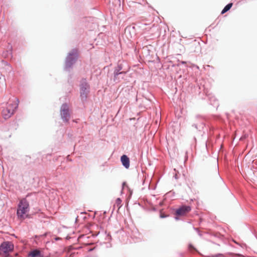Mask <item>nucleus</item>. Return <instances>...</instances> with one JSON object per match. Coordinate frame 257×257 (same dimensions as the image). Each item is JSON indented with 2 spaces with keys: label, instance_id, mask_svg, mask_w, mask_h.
I'll list each match as a JSON object with an SVG mask.
<instances>
[{
  "label": "nucleus",
  "instance_id": "1",
  "mask_svg": "<svg viewBox=\"0 0 257 257\" xmlns=\"http://www.w3.org/2000/svg\"><path fill=\"white\" fill-rule=\"evenodd\" d=\"M18 104L19 100L16 98L13 100H10L8 102L7 107L4 108L2 111V114L3 117L7 119L13 115L18 106Z\"/></svg>",
  "mask_w": 257,
  "mask_h": 257
},
{
  "label": "nucleus",
  "instance_id": "2",
  "mask_svg": "<svg viewBox=\"0 0 257 257\" xmlns=\"http://www.w3.org/2000/svg\"><path fill=\"white\" fill-rule=\"evenodd\" d=\"M29 210V204L26 198L21 199L18 205L17 215L19 218L24 219V215Z\"/></svg>",
  "mask_w": 257,
  "mask_h": 257
},
{
  "label": "nucleus",
  "instance_id": "3",
  "mask_svg": "<svg viewBox=\"0 0 257 257\" xmlns=\"http://www.w3.org/2000/svg\"><path fill=\"white\" fill-rule=\"evenodd\" d=\"M13 249L14 245L12 242L9 241L4 242L0 246V254L7 256L9 253L12 251Z\"/></svg>",
  "mask_w": 257,
  "mask_h": 257
},
{
  "label": "nucleus",
  "instance_id": "4",
  "mask_svg": "<svg viewBox=\"0 0 257 257\" xmlns=\"http://www.w3.org/2000/svg\"><path fill=\"white\" fill-rule=\"evenodd\" d=\"M191 210L190 206L183 205L177 209L175 211L176 219H179V217L186 216Z\"/></svg>",
  "mask_w": 257,
  "mask_h": 257
},
{
  "label": "nucleus",
  "instance_id": "5",
  "mask_svg": "<svg viewBox=\"0 0 257 257\" xmlns=\"http://www.w3.org/2000/svg\"><path fill=\"white\" fill-rule=\"evenodd\" d=\"M60 112L63 121L68 122L70 118V114L69 113V107L67 104H63L62 105Z\"/></svg>",
  "mask_w": 257,
  "mask_h": 257
},
{
  "label": "nucleus",
  "instance_id": "6",
  "mask_svg": "<svg viewBox=\"0 0 257 257\" xmlns=\"http://www.w3.org/2000/svg\"><path fill=\"white\" fill-rule=\"evenodd\" d=\"M89 86L86 83L82 84L80 86V97L81 100L84 101L86 100L88 93Z\"/></svg>",
  "mask_w": 257,
  "mask_h": 257
},
{
  "label": "nucleus",
  "instance_id": "7",
  "mask_svg": "<svg viewBox=\"0 0 257 257\" xmlns=\"http://www.w3.org/2000/svg\"><path fill=\"white\" fill-rule=\"evenodd\" d=\"M78 55L76 50H74L71 53H69V55L67 58L66 65L68 66H70L77 58Z\"/></svg>",
  "mask_w": 257,
  "mask_h": 257
},
{
  "label": "nucleus",
  "instance_id": "8",
  "mask_svg": "<svg viewBox=\"0 0 257 257\" xmlns=\"http://www.w3.org/2000/svg\"><path fill=\"white\" fill-rule=\"evenodd\" d=\"M121 162L123 166L126 169L130 167V159L125 155H122L120 159Z\"/></svg>",
  "mask_w": 257,
  "mask_h": 257
},
{
  "label": "nucleus",
  "instance_id": "9",
  "mask_svg": "<svg viewBox=\"0 0 257 257\" xmlns=\"http://www.w3.org/2000/svg\"><path fill=\"white\" fill-rule=\"evenodd\" d=\"M30 257H43L41 251L38 249H34L31 251L28 254Z\"/></svg>",
  "mask_w": 257,
  "mask_h": 257
},
{
  "label": "nucleus",
  "instance_id": "10",
  "mask_svg": "<svg viewBox=\"0 0 257 257\" xmlns=\"http://www.w3.org/2000/svg\"><path fill=\"white\" fill-rule=\"evenodd\" d=\"M232 6V3H229L228 4V5H227L224 8V9H223V10L221 12V14H224L225 13H226V12H227L228 10H230V9L231 8V7Z\"/></svg>",
  "mask_w": 257,
  "mask_h": 257
},
{
  "label": "nucleus",
  "instance_id": "11",
  "mask_svg": "<svg viewBox=\"0 0 257 257\" xmlns=\"http://www.w3.org/2000/svg\"><path fill=\"white\" fill-rule=\"evenodd\" d=\"M121 202V200H120V199L117 198L115 201L114 205H116L118 208H119L120 207Z\"/></svg>",
  "mask_w": 257,
  "mask_h": 257
},
{
  "label": "nucleus",
  "instance_id": "12",
  "mask_svg": "<svg viewBox=\"0 0 257 257\" xmlns=\"http://www.w3.org/2000/svg\"><path fill=\"white\" fill-rule=\"evenodd\" d=\"M189 248L190 249H195V248L193 247V246L192 245H189Z\"/></svg>",
  "mask_w": 257,
  "mask_h": 257
},
{
  "label": "nucleus",
  "instance_id": "13",
  "mask_svg": "<svg viewBox=\"0 0 257 257\" xmlns=\"http://www.w3.org/2000/svg\"><path fill=\"white\" fill-rule=\"evenodd\" d=\"M161 217H165V216H164V215H161Z\"/></svg>",
  "mask_w": 257,
  "mask_h": 257
},
{
  "label": "nucleus",
  "instance_id": "14",
  "mask_svg": "<svg viewBox=\"0 0 257 257\" xmlns=\"http://www.w3.org/2000/svg\"><path fill=\"white\" fill-rule=\"evenodd\" d=\"M212 257H215V256H212Z\"/></svg>",
  "mask_w": 257,
  "mask_h": 257
}]
</instances>
